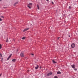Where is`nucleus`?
Here are the masks:
<instances>
[{
	"mask_svg": "<svg viewBox=\"0 0 78 78\" xmlns=\"http://www.w3.org/2000/svg\"><path fill=\"white\" fill-rule=\"evenodd\" d=\"M27 6L29 8H30V9H31V7L32 6V3H30Z\"/></svg>",
	"mask_w": 78,
	"mask_h": 78,
	"instance_id": "f257e3e1",
	"label": "nucleus"
},
{
	"mask_svg": "<svg viewBox=\"0 0 78 78\" xmlns=\"http://www.w3.org/2000/svg\"><path fill=\"white\" fill-rule=\"evenodd\" d=\"M20 55L22 58H23L24 57V54H23V52H21V53Z\"/></svg>",
	"mask_w": 78,
	"mask_h": 78,
	"instance_id": "f03ea898",
	"label": "nucleus"
},
{
	"mask_svg": "<svg viewBox=\"0 0 78 78\" xmlns=\"http://www.w3.org/2000/svg\"><path fill=\"white\" fill-rule=\"evenodd\" d=\"M71 66L74 69V70H77V69L75 68V65H71Z\"/></svg>",
	"mask_w": 78,
	"mask_h": 78,
	"instance_id": "7ed1b4c3",
	"label": "nucleus"
},
{
	"mask_svg": "<svg viewBox=\"0 0 78 78\" xmlns=\"http://www.w3.org/2000/svg\"><path fill=\"white\" fill-rule=\"evenodd\" d=\"M75 44L74 43H73V44H72L71 46V48H74V47H75Z\"/></svg>",
	"mask_w": 78,
	"mask_h": 78,
	"instance_id": "20e7f679",
	"label": "nucleus"
},
{
	"mask_svg": "<svg viewBox=\"0 0 78 78\" xmlns=\"http://www.w3.org/2000/svg\"><path fill=\"white\" fill-rule=\"evenodd\" d=\"M52 75V73H48L47 74V76H50V75Z\"/></svg>",
	"mask_w": 78,
	"mask_h": 78,
	"instance_id": "39448f33",
	"label": "nucleus"
},
{
	"mask_svg": "<svg viewBox=\"0 0 78 78\" xmlns=\"http://www.w3.org/2000/svg\"><path fill=\"white\" fill-rule=\"evenodd\" d=\"M28 30H29V28H27L26 29H25L23 30V32H25V31H27Z\"/></svg>",
	"mask_w": 78,
	"mask_h": 78,
	"instance_id": "423d86ee",
	"label": "nucleus"
},
{
	"mask_svg": "<svg viewBox=\"0 0 78 78\" xmlns=\"http://www.w3.org/2000/svg\"><path fill=\"white\" fill-rule=\"evenodd\" d=\"M38 68H39V66H38V65H37V66H36V67H35V69H36V70L37 69H38Z\"/></svg>",
	"mask_w": 78,
	"mask_h": 78,
	"instance_id": "0eeeda50",
	"label": "nucleus"
},
{
	"mask_svg": "<svg viewBox=\"0 0 78 78\" xmlns=\"http://www.w3.org/2000/svg\"><path fill=\"white\" fill-rule=\"evenodd\" d=\"M11 56H12V55H10L8 57V58H7V60H9V58H11Z\"/></svg>",
	"mask_w": 78,
	"mask_h": 78,
	"instance_id": "6e6552de",
	"label": "nucleus"
},
{
	"mask_svg": "<svg viewBox=\"0 0 78 78\" xmlns=\"http://www.w3.org/2000/svg\"><path fill=\"white\" fill-rule=\"evenodd\" d=\"M12 61H13V62H16V59H13L12 60Z\"/></svg>",
	"mask_w": 78,
	"mask_h": 78,
	"instance_id": "1a4fd4ad",
	"label": "nucleus"
},
{
	"mask_svg": "<svg viewBox=\"0 0 78 78\" xmlns=\"http://www.w3.org/2000/svg\"><path fill=\"white\" fill-rule=\"evenodd\" d=\"M52 62L53 63H57V62L54 60H52Z\"/></svg>",
	"mask_w": 78,
	"mask_h": 78,
	"instance_id": "9d476101",
	"label": "nucleus"
},
{
	"mask_svg": "<svg viewBox=\"0 0 78 78\" xmlns=\"http://www.w3.org/2000/svg\"><path fill=\"white\" fill-rule=\"evenodd\" d=\"M61 72H59V71H58L57 73V74H61Z\"/></svg>",
	"mask_w": 78,
	"mask_h": 78,
	"instance_id": "9b49d317",
	"label": "nucleus"
},
{
	"mask_svg": "<svg viewBox=\"0 0 78 78\" xmlns=\"http://www.w3.org/2000/svg\"><path fill=\"white\" fill-rule=\"evenodd\" d=\"M18 2H16V3H15L14 4V6H16V5L17 4Z\"/></svg>",
	"mask_w": 78,
	"mask_h": 78,
	"instance_id": "f8f14e48",
	"label": "nucleus"
},
{
	"mask_svg": "<svg viewBox=\"0 0 78 78\" xmlns=\"http://www.w3.org/2000/svg\"><path fill=\"white\" fill-rule=\"evenodd\" d=\"M37 6L38 9H39V5H37Z\"/></svg>",
	"mask_w": 78,
	"mask_h": 78,
	"instance_id": "ddd939ff",
	"label": "nucleus"
},
{
	"mask_svg": "<svg viewBox=\"0 0 78 78\" xmlns=\"http://www.w3.org/2000/svg\"><path fill=\"white\" fill-rule=\"evenodd\" d=\"M25 39V37H23L22 38V39L23 40L24 39Z\"/></svg>",
	"mask_w": 78,
	"mask_h": 78,
	"instance_id": "4468645a",
	"label": "nucleus"
},
{
	"mask_svg": "<svg viewBox=\"0 0 78 78\" xmlns=\"http://www.w3.org/2000/svg\"><path fill=\"white\" fill-rule=\"evenodd\" d=\"M2 48V44H0V49Z\"/></svg>",
	"mask_w": 78,
	"mask_h": 78,
	"instance_id": "2eb2a0df",
	"label": "nucleus"
},
{
	"mask_svg": "<svg viewBox=\"0 0 78 78\" xmlns=\"http://www.w3.org/2000/svg\"><path fill=\"white\" fill-rule=\"evenodd\" d=\"M8 41V38H7L6 41V42H7Z\"/></svg>",
	"mask_w": 78,
	"mask_h": 78,
	"instance_id": "dca6fc26",
	"label": "nucleus"
},
{
	"mask_svg": "<svg viewBox=\"0 0 78 78\" xmlns=\"http://www.w3.org/2000/svg\"><path fill=\"white\" fill-rule=\"evenodd\" d=\"M1 17L2 18H3V19H4V17H3V16H1Z\"/></svg>",
	"mask_w": 78,
	"mask_h": 78,
	"instance_id": "f3484780",
	"label": "nucleus"
},
{
	"mask_svg": "<svg viewBox=\"0 0 78 78\" xmlns=\"http://www.w3.org/2000/svg\"><path fill=\"white\" fill-rule=\"evenodd\" d=\"M2 20L1 18H0V21H2Z\"/></svg>",
	"mask_w": 78,
	"mask_h": 78,
	"instance_id": "a211bd4d",
	"label": "nucleus"
},
{
	"mask_svg": "<svg viewBox=\"0 0 78 78\" xmlns=\"http://www.w3.org/2000/svg\"><path fill=\"white\" fill-rule=\"evenodd\" d=\"M54 78H58V77H57V76H55L54 77Z\"/></svg>",
	"mask_w": 78,
	"mask_h": 78,
	"instance_id": "6ab92c4d",
	"label": "nucleus"
},
{
	"mask_svg": "<svg viewBox=\"0 0 78 78\" xmlns=\"http://www.w3.org/2000/svg\"><path fill=\"white\" fill-rule=\"evenodd\" d=\"M0 55H1V58H2V54H0Z\"/></svg>",
	"mask_w": 78,
	"mask_h": 78,
	"instance_id": "aec40b11",
	"label": "nucleus"
},
{
	"mask_svg": "<svg viewBox=\"0 0 78 78\" xmlns=\"http://www.w3.org/2000/svg\"><path fill=\"white\" fill-rule=\"evenodd\" d=\"M31 55H32V56H34V54H31Z\"/></svg>",
	"mask_w": 78,
	"mask_h": 78,
	"instance_id": "412c9836",
	"label": "nucleus"
},
{
	"mask_svg": "<svg viewBox=\"0 0 78 78\" xmlns=\"http://www.w3.org/2000/svg\"><path fill=\"white\" fill-rule=\"evenodd\" d=\"M69 9H70V8H71V7L69 6Z\"/></svg>",
	"mask_w": 78,
	"mask_h": 78,
	"instance_id": "4be33fe9",
	"label": "nucleus"
},
{
	"mask_svg": "<svg viewBox=\"0 0 78 78\" xmlns=\"http://www.w3.org/2000/svg\"><path fill=\"white\" fill-rule=\"evenodd\" d=\"M40 68L41 69H42V67H41V66H40Z\"/></svg>",
	"mask_w": 78,
	"mask_h": 78,
	"instance_id": "5701e85b",
	"label": "nucleus"
},
{
	"mask_svg": "<svg viewBox=\"0 0 78 78\" xmlns=\"http://www.w3.org/2000/svg\"><path fill=\"white\" fill-rule=\"evenodd\" d=\"M52 4H54V3H53V2H52Z\"/></svg>",
	"mask_w": 78,
	"mask_h": 78,
	"instance_id": "b1692460",
	"label": "nucleus"
},
{
	"mask_svg": "<svg viewBox=\"0 0 78 78\" xmlns=\"http://www.w3.org/2000/svg\"><path fill=\"white\" fill-rule=\"evenodd\" d=\"M59 37H58V40L59 39Z\"/></svg>",
	"mask_w": 78,
	"mask_h": 78,
	"instance_id": "393cba45",
	"label": "nucleus"
},
{
	"mask_svg": "<svg viewBox=\"0 0 78 78\" xmlns=\"http://www.w3.org/2000/svg\"><path fill=\"white\" fill-rule=\"evenodd\" d=\"M1 75H2V74H0V77L1 76Z\"/></svg>",
	"mask_w": 78,
	"mask_h": 78,
	"instance_id": "a878e982",
	"label": "nucleus"
},
{
	"mask_svg": "<svg viewBox=\"0 0 78 78\" xmlns=\"http://www.w3.org/2000/svg\"><path fill=\"white\" fill-rule=\"evenodd\" d=\"M46 0V1L48 2V1L49 0Z\"/></svg>",
	"mask_w": 78,
	"mask_h": 78,
	"instance_id": "bb28decb",
	"label": "nucleus"
},
{
	"mask_svg": "<svg viewBox=\"0 0 78 78\" xmlns=\"http://www.w3.org/2000/svg\"><path fill=\"white\" fill-rule=\"evenodd\" d=\"M69 37H70V35H69Z\"/></svg>",
	"mask_w": 78,
	"mask_h": 78,
	"instance_id": "cd10ccee",
	"label": "nucleus"
},
{
	"mask_svg": "<svg viewBox=\"0 0 78 78\" xmlns=\"http://www.w3.org/2000/svg\"><path fill=\"white\" fill-rule=\"evenodd\" d=\"M0 2H2V0H0Z\"/></svg>",
	"mask_w": 78,
	"mask_h": 78,
	"instance_id": "c85d7f7f",
	"label": "nucleus"
}]
</instances>
